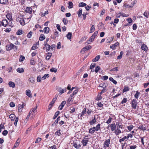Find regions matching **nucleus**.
I'll list each match as a JSON object with an SVG mask.
<instances>
[{
	"instance_id": "obj_1",
	"label": "nucleus",
	"mask_w": 149,
	"mask_h": 149,
	"mask_svg": "<svg viewBox=\"0 0 149 149\" xmlns=\"http://www.w3.org/2000/svg\"><path fill=\"white\" fill-rule=\"evenodd\" d=\"M37 106H36L33 108H32L30 111L29 113L27 116L26 119L27 120L29 118L31 115V118L34 117L37 113Z\"/></svg>"
},
{
	"instance_id": "obj_2",
	"label": "nucleus",
	"mask_w": 149,
	"mask_h": 149,
	"mask_svg": "<svg viewBox=\"0 0 149 149\" xmlns=\"http://www.w3.org/2000/svg\"><path fill=\"white\" fill-rule=\"evenodd\" d=\"M16 21L19 22L22 26L25 25V22L24 19V15H19L16 17Z\"/></svg>"
},
{
	"instance_id": "obj_3",
	"label": "nucleus",
	"mask_w": 149,
	"mask_h": 149,
	"mask_svg": "<svg viewBox=\"0 0 149 149\" xmlns=\"http://www.w3.org/2000/svg\"><path fill=\"white\" fill-rule=\"evenodd\" d=\"M100 129V124L98 123L96 126V127H93L90 128L89 129L88 132L90 134H93L95 133V131H98Z\"/></svg>"
},
{
	"instance_id": "obj_4",
	"label": "nucleus",
	"mask_w": 149,
	"mask_h": 149,
	"mask_svg": "<svg viewBox=\"0 0 149 149\" xmlns=\"http://www.w3.org/2000/svg\"><path fill=\"white\" fill-rule=\"evenodd\" d=\"M131 106L132 109H136L137 106V101L136 99H133L132 100L131 103Z\"/></svg>"
},
{
	"instance_id": "obj_5",
	"label": "nucleus",
	"mask_w": 149,
	"mask_h": 149,
	"mask_svg": "<svg viewBox=\"0 0 149 149\" xmlns=\"http://www.w3.org/2000/svg\"><path fill=\"white\" fill-rule=\"evenodd\" d=\"M110 144V139H105L104 143V146L103 147L104 149H106L107 147H109V145Z\"/></svg>"
},
{
	"instance_id": "obj_6",
	"label": "nucleus",
	"mask_w": 149,
	"mask_h": 149,
	"mask_svg": "<svg viewBox=\"0 0 149 149\" xmlns=\"http://www.w3.org/2000/svg\"><path fill=\"white\" fill-rule=\"evenodd\" d=\"M137 128L143 132L146 131L147 129L146 126V125L143 124H141L140 125H139L138 127H137Z\"/></svg>"
},
{
	"instance_id": "obj_7",
	"label": "nucleus",
	"mask_w": 149,
	"mask_h": 149,
	"mask_svg": "<svg viewBox=\"0 0 149 149\" xmlns=\"http://www.w3.org/2000/svg\"><path fill=\"white\" fill-rule=\"evenodd\" d=\"M57 91L59 92V95H61L62 93H64L66 91V88L62 89L61 87H59L57 89Z\"/></svg>"
},
{
	"instance_id": "obj_8",
	"label": "nucleus",
	"mask_w": 149,
	"mask_h": 149,
	"mask_svg": "<svg viewBox=\"0 0 149 149\" xmlns=\"http://www.w3.org/2000/svg\"><path fill=\"white\" fill-rule=\"evenodd\" d=\"M92 46L89 45H87L85 47L83 48L82 49H81V53H82L83 52H85V51H86L87 50H89L90 49H91Z\"/></svg>"
},
{
	"instance_id": "obj_9",
	"label": "nucleus",
	"mask_w": 149,
	"mask_h": 149,
	"mask_svg": "<svg viewBox=\"0 0 149 149\" xmlns=\"http://www.w3.org/2000/svg\"><path fill=\"white\" fill-rule=\"evenodd\" d=\"M13 44L10 43V45L6 46V51H10L13 49Z\"/></svg>"
},
{
	"instance_id": "obj_10",
	"label": "nucleus",
	"mask_w": 149,
	"mask_h": 149,
	"mask_svg": "<svg viewBox=\"0 0 149 149\" xmlns=\"http://www.w3.org/2000/svg\"><path fill=\"white\" fill-rule=\"evenodd\" d=\"M72 144L73 146L77 149H79L81 146L80 143H78L76 142H74V141L73 143Z\"/></svg>"
},
{
	"instance_id": "obj_11",
	"label": "nucleus",
	"mask_w": 149,
	"mask_h": 149,
	"mask_svg": "<svg viewBox=\"0 0 149 149\" xmlns=\"http://www.w3.org/2000/svg\"><path fill=\"white\" fill-rule=\"evenodd\" d=\"M111 127V130L112 131H115L116 127V125L115 123L109 125L108 127Z\"/></svg>"
},
{
	"instance_id": "obj_12",
	"label": "nucleus",
	"mask_w": 149,
	"mask_h": 149,
	"mask_svg": "<svg viewBox=\"0 0 149 149\" xmlns=\"http://www.w3.org/2000/svg\"><path fill=\"white\" fill-rule=\"evenodd\" d=\"M97 121V120L95 117V116H94L93 118L89 122L90 125H94Z\"/></svg>"
},
{
	"instance_id": "obj_13",
	"label": "nucleus",
	"mask_w": 149,
	"mask_h": 149,
	"mask_svg": "<svg viewBox=\"0 0 149 149\" xmlns=\"http://www.w3.org/2000/svg\"><path fill=\"white\" fill-rule=\"evenodd\" d=\"M25 103H23L22 105L19 104L18 107V111L19 112L22 111L24 107L25 106Z\"/></svg>"
},
{
	"instance_id": "obj_14",
	"label": "nucleus",
	"mask_w": 149,
	"mask_h": 149,
	"mask_svg": "<svg viewBox=\"0 0 149 149\" xmlns=\"http://www.w3.org/2000/svg\"><path fill=\"white\" fill-rule=\"evenodd\" d=\"M141 49L145 52H147L148 49V47L146 45L143 44L141 46Z\"/></svg>"
},
{
	"instance_id": "obj_15",
	"label": "nucleus",
	"mask_w": 149,
	"mask_h": 149,
	"mask_svg": "<svg viewBox=\"0 0 149 149\" xmlns=\"http://www.w3.org/2000/svg\"><path fill=\"white\" fill-rule=\"evenodd\" d=\"M119 45V42H116L114 44L111 45L110 46V48L112 49H116V47H117L118 45Z\"/></svg>"
},
{
	"instance_id": "obj_16",
	"label": "nucleus",
	"mask_w": 149,
	"mask_h": 149,
	"mask_svg": "<svg viewBox=\"0 0 149 149\" xmlns=\"http://www.w3.org/2000/svg\"><path fill=\"white\" fill-rule=\"evenodd\" d=\"M66 103V101H62L61 103V104L58 107V109L60 110L62 109L63 107L65 105Z\"/></svg>"
},
{
	"instance_id": "obj_17",
	"label": "nucleus",
	"mask_w": 149,
	"mask_h": 149,
	"mask_svg": "<svg viewBox=\"0 0 149 149\" xmlns=\"http://www.w3.org/2000/svg\"><path fill=\"white\" fill-rule=\"evenodd\" d=\"M32 9L31 7H26L25 12L26 13L31 14L32 13Z\"/></svg>"
},
{
	"instance_id": "obj_18",
	"label": "nucleus",
	"mask_w": 149,
	"mask_h": 149,
	"mask_svg": "<svg viewBox=\"0 0 149 149\" xmlns=\"http://www.w3.org/2000/svg\"><path fill=\"white\" fill-rule=\"evenodd\" d=\"M2 23V25L3 26L6 27L8 26V22L7 20L6 19H3L1 21Z\"/></svg>"
},
{
	"instance_id": "obj_19",
	"label": "nucleus",
	"mask_w": 149,
	"mask_h": 149,
	"mask_svg": "<svg viewBox=\"0 0 149 149\" xmlns=\"http://www.w3.org/2000/svg\"><path fill=\"white\" fill-rule=\"evenodd\" d=\"M116 125H117V127H118L119 129H124V125H122L120 123L117 122L116 123Z\"/></svg>"
},
{
	"instance_id": "obj_20",
	"label": "nucleus",
	"mask_w": 149,
	"mask_h": 149,
	"mask_svg": "<svg viewBox=\"0 0 149 149\" xmlns=\"http://www.w3.org/2000/svg\"><path fill=\"white\" fill-rule=\"evenodd\" d=\"M88 141H89L88 140H86L83 139L81 141V142L82 143L84 146H86Z\"/></svg>"
},
{
	"instance_id": "obj_21",
	"label": "nucleus",
	"mask_w": 149,
	"mask_h": 149,
	"mask_svg": "<svg viewBox=\"0 0 149 149\" xmlns=\"http://www.w3.org/2000/svg\"><path fill=\"white\" fill-rule=\"evenodd\" d=\"M6 16V18L9 21H11L13 20L11 13H8Z\"/></svg>"
},
{
	"instance_id": "obj_22",
	"label": "nucleus",
	"mask_w": 149,
	"mask_h": 149,
	"mask_svg": "<svg viewBox=\"0 0 149 149\" xmlns=\"http://www.w3.org/2000/svg\"><path fill=\"white\" fill-rule=\"evenodd\" d=\"M44 45L46 48L47 52L49 51L51 49V45L46 43H44Z\"/></svg>"
},
{
	"instance_id": "obj_23",
	"label": "nucleus",
	"mask_w": 149,
	"mask_h": 149,
	"mask_svg": "<svg viewBox=\"0 0 149 149\" xmlns=\"http://www.w3.org/2000/svg\"><path fill=\"white\" fill-rule=\"evenodd\" d=\"M122 133L120 129L118 128L117 127V128L114 131V133H115V135L116 136L119 135L120 134Z\"/></svg>"
},
{
	"instance_id": "obj_24",
	"label": "nucleus",
	"mask_w": 149,
	"mask_h": 149,
	"mask_svg": "<svg viewBox=\"0 0 149 149\" xmlns=\"http://www.w3.org/2000/svg\"><path fill=\"white\" fill-rule=\"evenodd\" d=\"M0 3L3 5H7L8 3V0H0Z\"/></svg>"
},
{
	"instance_id": "obj_25",
	"label": "nucleus",
	"mask_w": 149,
	"mask_h": 149,
	"mask_svg": "<svg viewBox=\"0 0 149 149\" xmlns=\"http://www.w3.org/2000/svg\"><path fill=\"white\" fill-rule=\"evenodd\" d=\"M26 95L28 96L29 97H32V93L30 89L26 90Z\"/></svg>"
},
{
	"instance_id": "obj_26",
	"label": "nucleus",
	"mask_w": 149,
	"mask_h": 149,
	"mask_svg": "<svg viewBox=\"0 0 149 149\" xmlns=\"http://www.w3.org/2000/svg\"><path fill=\"white\" fill-rule=\"evenodd\" d=\"M74 99V97H72L70 96L68 100V103L70 104H72Z\"/></svg>"
},
{
	"instance_id": "obj_27",
	"label": "nucleus",
	"mask_w": 149,
	"mask_h": 149,
	"mask_svg": "<svg viewBox=\"0 0 149 149\" xmlns=\"http://www.w3.org/2000/svg\"><path fill=\"white\" fill-rule=\"evenodd\" d=\"M127 136H125L124 137H123L122 139H119V142L120 143H122V142L124 141H127Z\"/></svg>"
},
{
	"instance_id": "obj_28",
	"label": "nucleus",
	"mask_w": 149,
	"mask_h": 149,
	"mask_svg": "<svg viewBox=\"0 0 149 149\" xmlns=\"http://www.w3.org/2000/svg\"><path fill=\"white\" fill-rule=\"evenodd\" d=\"M38 44V43L37 42H36L31 47V49L35 50L36 49H37L38 47L37 46Z\"/></svg>"
},
{
	"instance_id": "obj_29",
	"label": "nucleus",
	"mask_w": 149,
	"mask_h": 149,
	"mask_svg": "<svg viewBox=\"0 0 149 149\" xmlns=\"http://www.w3.org/2000/svg\"><path fill=\"white\" fill-rule=\"evenodd\" d=\"M52 55V54L51 53H47L45 57L46 59L47 60H49L50 58Z\"/></svg>"
},
{
	"instance_id": "obj_30",
	"label": "nucleus",
	"mask_w": 149,
	"mask_h": 149,
	"mask_svg": "<svg viewBox=\"0 0 149 149\" xmlns=\"http://www.w3.org/2000/svg\"><path fill=\"white\" fill-rule=\"evenodd\" d=\"M17 71L20 73H23L24 72V69L23 68H18L16 69Z\"/></svg>"
},
{
	"instance_id": "obj_31",
	"label": "nucleus",
	"mask_w": 149,
	"mask_h": 149,
	"mask_svg": "<svg viewBox=\"0 0 149 149\" xmlns=\"http://www.w3.org/2000/svg\"><path fill=\"white\" fill-rule=\"evenodd\" d=\"M100 58V55H97L94 58L92 59V61L93 62H95L99 61Z\"/></svg>"
},
{
	"instance_id": "obj_32",
	"label": "nucleus",
	"mask_w": 149,
	"mask_h": 149,
	"mask_svg": "<svg viewBox=\"0 0 149 149\" xmlns=\"http://www.w3.org/2000/svg\"><path fill=\"white\" fill-rule=\"evenodd\" d=\"M58 35V32L57 31H55L54 33V35H52L51 36V37L53 39H55V38L57 37Z\"/></svg>"
},
{
	"instance_id": "obj_33",
	"label": "nucleus",
	"mask_w": 149,
	"mask_h": 149,
	"mask_svg": "<svg viewBox=\"0 0 149 149\" xmlns=\"http://www.w3.org/2000/svg\"><path fill=\"white\" fill-rule=\"evenodd\" d=\"M29 81L32 84H34L35 82V79L33 77H30V78L28 79Z\"/></svg>"
},
{
	"instance_id": "obj_34",
	"label": "nucleus",
	"mask_w": 149,
	"mask_h": 149,
	"mask_svg": "<svg viewBox=\"0 0 149 149\" xmlns=\"http://www.w3.org/2000/svg\"><path fill=\"white\" fill-rule=\"evenodd\" d=\"M45 38L46 37L44 35V34H42L40 35L39 39L40 40L42 41L45 39Z\"/></svg>"
},
{
	"instance_id": "obj_35",
	"label": "nucleus",
	"mask_w": 149,
	"mask_h": 149,
	"mask_svg": "<svg viewBox=\"0 0 149 149\" xmlns=\"http://www.w3.org/2000/svg\"><path fill=\"white\" fill-rule=\"evenodd\" d=\"M9 117L11 119L12 121H14L15 119L16 116L15 114L12 113L10 115Z\"/></svg>"
},
{
	"instance_id": "obj_36",
	"label": "nucleus",
	"mask_w": 149,
	"mask_h": 149,
	"mask_svg": "<svg viewBox=\"0 0 149 149\" xmlns=\"http://www.w3.org/2000/svg\"><path fill=\"white\" fill-rule=\"evenodd\" d=\"M8 85L10 87L14 88L15 86V84L13 81H10L8 83Z\"/></svg>"
},
{
	"instance_id": "obj_37",
	"label": "nucleus",
	"mask_w": 149,
	"mask_h": 149,
	"mask_svg": "<svg viewBox=\"0 0 149 149\" xmlns=\"http://www.w3.org/2000/svg\"><path fill=\"white\" fill-rule=\"evenodd\" d=\"M82 10L81 8L79 9V10L78 11V17H80L81 15H82Z\"/></svg>"
},
{
	"instance_id": "obj_38",
	"label": "nucleus",
	"mask_w": 149,
	"mask_h": 149,
	"mask_svg": "<svg viewBox=\"0 0 149 149\" xmlns=\"http://www.w3.org/2000/svg\"><path fill=\"white\" fill-rule=\"evenodd\" d=\"M68 7L69 9H71L73 7V3L71 1H69Z\"/></svg>"
},
{
	"instance_id": "obj_39",
	"label": "nucleus",
	"mask_w": 149,
	"mask_h": 149,
	"mask_svg": "<svg viewBox=\"0 0 149 149\" xmlns=\"http://www.w3.org/2000/svg\"><path fill=\"white\" fill-rule=\"evenodd\" d=\"M61 130L60 129H59L56 132H55V134L56 135H58V136H61Z\"/></svg>"
},
{
	"instance_id": "obj_40",
	"label": "nucleus",
	"mask_w": 149,
	"mask_h": 149,
	"mask_svg": "<svg viewBox=\"0 0 149 149\" xmlns=\"http://www.w3.org/2000/svg\"><path fill=\"white\" fill-rule=\"evenodd\" d=\"M129 87L127 86H124V88L123 91V93H124V92H126L129 91Z\"/></svg>"
},
{
	"instance_id": "obj_41",
	"label": "nucleus",
	"mask_w": 149,
	"mask_h": 149,
	"mask_svg": "<svg viewBox=\"0 0 149 149\" xmlns=\"http://www.w3.org/2000/svg\"><path fill=\"white\" fill-rule=\"evenodd\" d=\"M23 33H24V31L22 29L18 30L16 33L17 35H21Z\"/></svg>"
},
{
	"instance_id": "obj_42",
	"label": "nucleus",
	"mask_w": 149,
	"mask_h": 149,
	"mask_svg": "<svg viewBox=\"0 0 149 149\" xmlns=\"http://www.w3.org/2000/svg\"><path fill=\"white\" fill-rule=\"evenodd\" d=\"M140 93L138 91H136V93L134 95V97L135 98V99H138L139 97Z\"/></svg>"
},
{
	"instance_id": "obj_43",
	"label": "nucleus",
	"mask_w": 149,
	"mask_h": 149,
	"mask_svg": "<svg viewBox=\"0 0 149 149\" xmlns=\"http://www.w3.org/2000/svg\"><path fill=\"white\" fill-rule=\"evenodd\" d=\"M49 31V29L48 27H45L44 29V31L45 33H48Z\"/></svg>"
},
{
	"instance_id": "obj_44",
	"label": "nucleus",
	"mask_w": 149,
	"mask_h": 149,
	"mask_svg": "<svg viewBox=\"0 0 149 149\" xmlns=\"http://www.w3.org/2000/svg\"><path fill=\"white\" fill-rule=\"evenodd\" d=\"M124 52L123 51H121L120 53V54L117 56V59H120L122 58V56Z\"/></svg>"
},
{
	"instance_id": "obj_45",
	"label": "nucleus",
	"mask_w": 149,
	"mask_h": 149,
	"mask_svg": "<svg viewBox=\"0 0 149 149\" xmlns=\"http://www.w3.org/2000/svg\"><path fill=\"white\" fill-rule=\"evenodd\" d=\"M72 33L71 32H69L66 35V37L68 39L70 40L71 39Z\"/></svg>"
},
{
	"instance_id": "obj_46",
	"label": "nucleus",
	"mask_w": 149,
	"mask_h": 149,
	"mask_svg": "<svg viewBox=\"0 0 149 149\" xmlns=\"http://www.w3.org/2000/svg\"><path fill=\"white\" fill-rule=\"evenodd\" d=\"M87 4L86 3H84L83 2H81L80 3H79V7H85V6H86Z\"/></svg>"
},
{
	"instance_id": "obj_47",
	"label": "nucleus",
	"mask_w": 149,
	"mask_h": 149,
	"mask_svg": "<svg viewBox=\"0 0 149 149\" xmlns=\"http://www.w3.org/2000/svg\"><path fill=\"white\" fill-rule=\"evenodd\" d=\"M109 79L110 81H111L113 83V84L115 85H116V84H117V81L115 80L112 77H109Z\"/></svg>"
},
{
	"instance_id": "obj_48",
	"label": "nucleus",
	"mask_w": 149,
	"mask_h": 149,
	"mask_svg": "<svg viewBox=\"0 0 149 149\" xmlns=\"http://www.w3.org/2000/svg\"><path fill=\"white\" fill-rule=\"evenodd\" d=\"M59 111H56L53 118V119H56L59 115Z\"/></svg>"
},
{
	"instance_id": "obj_49",
	"label": "nucleus",
	"mask_w": 149,
	"mask_h": 149,
	"mask_svg": "<svg viewBox=\"0 0 149 149\" xmlns=\"http://www.w3.org/2000/svg\"><path fill=\"white\" fill-rule=\"evenodd\" d=\"M120 143L122 145L121 147L122 149H126L127 147V146L126 145V142H125L124 143Z\"/></svg>"
},
{
	"instance_id": "obj_50",
	"label": "nucleus",
	"mask_w": 149,
	"mask_h": 149,
	"mask_svg": "<svg viewBox=\"0 0 149 149\" xmlns=\"http://www.w3.org/2000/svg\"><path fill=\"white\" fill-rule=\"evenodd\" d=\"M95 28L94 25H92L90 28V33H92L95 31Z\"/></svg>"
},
{
	"instance_id": "obj_51",
	"label": "nucleus",
	"mask_w": 149,
	"mask_h": 149,
	"mask_svg": "<svg viewBox=\"0 0 149 149\" xmlns=\"http://www.w3.org/2000/svg\"><path fill=\"white\" fill-rule=\"evenodd\" d=\"M49 77V74H45L44 75L43 77L41 78L42 80H43L45 79L47 77Z\"/></svg>"
},
{
	"instance_id": "obj_52",
	"label": "nucleus",
	"mask_w": 149,
	"mask_h": 149,
	"mask_svg": "<svg viewBox=\"0 0 149 149\" xmlns=\"http://www.w3.org/2000/svg\"><path fill=\"white\" fill-rule=\"evenodd\" d=\"M134 126L132 125H130L128 126L127 128L129 130V131H130L131 130H132L134 127Z\"/></svg>"
},
{
	"instance_id": "obj_53",
	"label": "nucleus",
	"mask_w": 149,
	"mask_h": 149,
	"mask_svg": "<svg viewBox=\"0 0 149 149\" xmlns=\"http://www.w3.org/2000/svg\"><path fill=\"white\" fill-rule=\"evenodd\" d=\"M86 113V108H84L83 111L81 113V116H82L85 114Z\"/></svg>"
},
{
	"instance_id": "obj_54",
	"label": "nucleus",
	"mask_w": 149,
	"mask_h": 149,
	"mask_svg": "<svg viewBox=\"0 0 149 149\" xmlns=\"http://www.w3.org/2000/svg\"><path fill=\"white\" fill-rule=\"evenodd\" d=\"M95 65H96V64L95 63H91V65H90V69H93V68L95 67Z\"/></svg>"
},
{
	"instance_id": "obj_55",
	"label": "nucleus",
	"mask_w": 149,
	"mask_h": 149,
	"mask_svg": "<svg viewBox=\"0 0 149 149\" xmlns=\"http://www.w3.org/2000/svg\"><path fill=\"white\" fill-rule=\"evenodd\" d=\"M70 113H73L75 111V109L74 107H70Z\"/></svg>"
},
{
	"instance_id": "obj_56",
	"label": "nucleus",
	"mask_w": 149,
	"mask_h": 149,
	"mask_svg": "<svg viewBox=\"0 0 149 149\" xmlns=\"http://www.w3.org/2000/svg\"><path fill=\"white\" fill-rule=\"evenodd\" d=\"M25 57L24 56L20 55V58L19 59V61H23L25 59Z\"/></svg>"
},
{
	"instance_id": "obj_57",
	"label": "nucleus",
	"mask_w": 149,
	"mask_h": 149,
	"mask_svg": "<svg viewBox=\"0 0 149 149\" xmlns=\"http://www.w3.org/2000/svg\"><path fill=\"white\" fill-rule=\"evenodd\" d=\"M30 64L31 65H34L35 64L34 59L33 58H31L30 60Z\"/></svg>"
},
{
	"instance_id": "obj_58",
	"label": "nucleus",
	"mask_w": 149,
	"mask_h": 149,
	"mask_svg": "<svg viewBox=\"0 0 149 149\" xmlns=\"http://www.w3.org/2000/svg\"><path fill=\"white\" fill-rule=\"evenodd\" d=\"M105 86H107L105 84V83H102L100 84V85L99 86V87H101L102 88H104L105 87Z\"/></svg>"
},
{
	"instance_id": "obj_59",
	"label": "nucleus",
	"mask_w": 149,
	"mask_h": 149,
	"mask_svg": "<svg viewBox=\"0 0 149 149\" xmlns=\"http://www.w3.org/2000/svg\"><path fill=\"white\" fill-rule=\"evenodd\" d=\"M42 140V139L40 137H37L36 139V141H35V143H37L40 142L41 140Z\"/></svg>"
},
{
	"instance_id": "obj_60",
	"label": "nucleus",
	"mask_w": 149,
	"mask_h": 149,
	"mask_svg": "<svg viewBox=\"0 0 149 149\" xmlns=\"http://www.w3.org/2000/svg\"><path fill=\"white\" fill-rule=\"evenodd\" d=\"M112 120V118L111 117H109L107 120V121L106 123L107 124H109L111 123Z\"/></svg>"
},
{
	"instance_id": "obj_61",
	"label": "nucleus",
	"mask_w": 149,
	"mask_h": 149,
	"mask_svg": "<svg viewBox=\"0 0 149 149\" xmlns=\"http://www.w3.org/2000/svg\"><path fill=\"white\" fill-rule=\"evenodd\" d=\"M100 69V66H97L95 68V73H97L98 72L99 70Z\"/></svg>"
},
{
	"instance_id": "obj_62",
	"label": "nucleus",
	"mask_w": 149,
	"mask_h": 149,
	"mask_svg": "<svg viewBox=\"0 0 149 149\" xmlns=\"http://www.w3.org/2000/svg\"><path fill=\"white\" fill-rule=\"evenodd\" d=\"M137 147V146L136 145H130V149H135Z\"/></svg>"
},
{
	"instance_id": "obj_63",
	"label": "nucleus",
	"mask_w": 149,
	"mask_h": 149,
	"mask_svg": "<svg viewBox=\"0 0 149 149\" xmlns=\"http://www.w3.org/2000/svg\"><path fill=\"white\" fill-rule=\"evenodd\" d=\"M32 31H30L29 33H28L27 34V37L28 38H30L32 37Z\"/></svg>"
},
{
	"instance_id": "obj_64",
	"label": "nucleus",
	"mask_w": 149,
	"mask_h": 149,
	"mask_svg": "<svg viewBox=\"0 0 149 149\" xmlns=\"http://www.w3.org/2000/svg\"><path fill=\"white\" fill-rule=\"evenodd\" d=\"M56 146L54 145L51 146H49L48 148L49 149H56Z\"/></svg>"
}]
</instances>
